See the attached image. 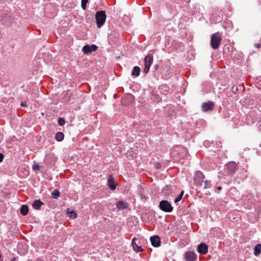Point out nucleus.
<instances>
[{"label": "nucleus", "mask_w": 261, "mask_h": 261, "mask_svg": "<svg viewBox=\"0 0 261 261\" xmlns=\"http://www.w3.org/2000/svg\"><path fill=\"white\" fill-rule=\"evenodd\" d=\"M95 19L97 27L100 28L105 23L106 19V14L104 11H97L95 14Z\"/></svg>", "instance_id": "nucleus-1"}, {"label": "nucleus", "mask_w": 261, "mask_h": 261, "mask_svg": "<svg viewBox=\"0 0 261 261\" xmlns=\"http://www.w3.org/2000/svg\"><path fill=\"white\" fill-rule=\"evenodd\" d=\"M60 195V193L57 189L55 190L51 193L52 197L54 199H58Z\"/></svg>", "instance_id": "nucleus-23"}, {"label": "nucleus", "mask_w": 261, "mask_h": 261, "mask_svg": "<svg viewBox=\"0 0 261 261\" xmlns=\"http://www.w3.org/2000/svg\"><path fill=\"white\" fill-rule=\"evenodd\" d=\"M254 254L255 255V256H257L260 253V251H261V244H257L254 248Z\"/></svg>", "instance_id": "nucleus-20"}, {"label": "nucleus", "mask_w": 261, "mask_h": 261, "mask_svg": "<svg viewBox=\"0 0 261 261\" xmlns=\"http://www.w3.org/2000/svg\"><path fill=\"white\" fill-rule=\"evenodd\" d=\"M204 177V175L201 171H197L195 173L194 180L195 182L200 184L202 182H203Z\"/></svg>", "instance_id": "nucleus-9"}, {"label": "nucleus", "mask_w": 261, "mask_h": 261, "mask_svg": "<svg viewBox=\"0 0 261 261\" xmlns=\"http://www.w3.org/2000/svg\"><path fill=\"white\" fill-rule=\"evenodd\" d=\"M140 68L138 66H135L132 70V74L134 76H138L140 75Z\"/></svg>", "instance_id": "nucleus-19"}, {"label": "nucleus", "mask_w": 261, "mask_h": 261, "mask_svg": "<svg viewBox=\"0 0 261 261\" xmlns=\"http://www.w3.org/2000/svg\"><path fill=\"white\" fill-rule=\"evenodd\" d=\"M214 106V103L211 101H208L207 102H203L201 106V109L202 111L206 112L212 111Z\"/></svg>", "instance_id": "nucleus-5"}, {"label": "nucleus", "mask_w": 261, "mask_h": 261, "mask_svg": "<svg viewBox=\"0 0 261 261\" xmlns=\"http://www.w3.org/2000/svg\"><path fill=\"white\" fill-rule=\"evenodd\" d=\"M151 244L153 246L157 247L161 245V240L159 236H154L151 237L150 238Z\"/></svg>", "instance_id": "nucleus-12"}, {"label": "nucleus", "mask_w": 261, "mask_h": 261, "mask_svg": "<svg viewBox=\"0 0 261 261\" xmlns=\"http://www.w3.org/2000/svg\"><path fill=\"white\" fill-rule=\"evenodd\" d=\"M97 46L96 45L92 44L91 45H86L83 47V51L84 54H87L96 50Z\"/></svg>", "instance_id": "nucleus-7"}, {"label": "nucleus", "mask_w": 261, "mask_h": 261, "mask_svg": "<svg viewBox=\"0 0 261 261\" xmlns=\"http://www.w3.org/2000/svg\"><path fill=\"white\" fill-rule=\"evenodd\" d=\"M211 187V182L209 180L204 181V189L210 188Z\"/></svg>", "instance_id": "nucleus-25"}, {"label": "nucleus", "mask_w": 261, "mask_h": 261, "mask_svg": "<svg viewBox=\"0 0 261 261\" xmlns=\"http://www.w3.org/2000/svg\"><path fill=\"white\" fill-rule=\"evenodd\" d=\"M254 46L256 48H259L260 47L261 44L259 43H256L254 44Z\"/></svg>", "instance_id": "nucleus-30"}, {"label": "nucleus", "mask_w": 261, "mask_h": 261, "mask_svg": "<svg viewBox=\"0 0 261 261\" xmlns=\"http://www.w3.org/2000/svg\"><path fill=\"white\" fill-rule=\"evenodd\" d=\"M197 251L200 254H206L208 252V246L204 243H200L197 246Z\"/></svg>", "instance_id": "nucleus-6"}, {"label": "nucleus", "mask_w": 261, "mask_h": 261, "mask_svg": "<svg viewBox=\"0 0 261 261\" xmlns=\"http://www.w3.org/2000/svg\"><path fill=\"white\" fill-rule=\"evenodd\" d=\"M58 123L60 126H63L65 123V120L62 118H60L58 119Z\"/></svg>", "instance_id": "nucleus-27"}, {"label": "nucleus", "mask_w": 261, "mask_h": 261, "mask_svg": "<svg viewBox=\"0 0 261 261\" xmlns=\"http://www.w3.org/2000/svg\"><path fill=\"white\" fill-rule=\"evenodd\" d=\"M153 62V56L152 55H149L146 56L144 58V71L145 73L148 72L150 66L152 64Z\"/></svg>", "instance_id": "nucleus-4"}, {"label": "nucleus", "mask_w": 261, "mask_h": 261, "mask_svg": "<svg viewBox=\"0 0 261 261\" xmlns=\"http://www.w3.org/2000/svg\"><path fill=\"white\" fill-rule=\"evenodd\" d=\"M221 41V37L219 33H216L212 35L211 44L212 47L216 49L219 48Z\"/></svg>", "instance_id": "nucleus-2"}, {"label": "nucleus", "mask_w": 261, "mask_h": 261, "mask_svg": "<svg viewBox=\"0 0 261 261\" xmlns=\"http://www.w3.org/2000/svg\"><path fill=\"white\" fill-rule=\"evenodd\" d=\"M185 258L186 261H194L197 256L194 252L188 251L185 254Z\"/></svg>", "instance_id": "nucleus-10"}, {"label": "nucleus", "mask_w": 261, "mask_h": 261, "mask_svg": "<svg viewBox=\"0 0 261 261\" xmlns=\"http://www.w3.org/2000/svg\"><path fill=\"white\" fill-rule=\"evenodd\" d=\"M33 169L34 171L39 170L40 169V166L39 165H35L33 166Z\"/></svg>", "instance_id": "nucleus-29"}, {"label": "nucleus", "mask_w": 261, "mask_h": 261, "mask_svg": "<svg viewBox=\"0 0 261 261\" xmlns=\"http://www.w3.org/2000/svg\"><path fill=\"white\" fill-rule=\"evenodd\" d=\"M136 241L137 239L134 238L132 241V245L134 250L137 252L142 251L143 249L142 248L141 246L138 245V244L136 243Z\"/></svg>", "instance_id": "nucleus-14"}, {"label": "nucleus", "mask_w": 261, "mask_h": 261, "mask_svg": "<svg viewBox=\"0 0 261 261\" xmlns=\"http://www.w3.org/2000/svg\"><path fill=\"white\" fill-rule=\"evenodd\" d=\"M160 208L163 212L170 213L173 211V206L167 200H162L159 204Z\"/></svg>", "instance_id": "nucleus-3"}, {"label": "nucleus", "mask_w": 261, "mask_h": 261, "mask_svg": "<svg viewBox=\"0 0 261 261\" xmlns=\"http://www.w3.org/2000/svg\"><path fill=\"white\" fill-rule=\"evenodd\" d=\"M221 189H222V188H221V187H218L217 188V189H218V190H221Z\"/></svg>", "instance_id": "nucleus-33"}, {"label": "nucleus", "mask_w": 261, "mask_h": 261, "mask_svg": "<svg viewBox=\"0 0 261 261\" xmlns=\"http://www.w3.org/2000/svg\"><path fill=\"white\" fill-rule=\"evenodd\" d=\"M29 212V207L26 205H23L21 206L20 208V213L21 214L25 216L28 214Z\"/></svg>", "instance_id": "nucleus-18"}, {"label": "nucleus", "mask_w": 261, "mask_h": 261, "mask_svg": "<svg viewBox=\"0 0 261 261\" xmlns=\"http://www.w3.org/2000/svg\"><path fill=\"white\" fill-rule=\"evenodd\" d=\"M43 204V203L40 200H36L33 202L32 206L35 209L39 210Z\"/></svg>", "instance_id": "nucleus-16"}, {"label": "nucleus", "mask_w": 261, "mask_h": 261, "mask_svg": "<svg viewBox=\"0 0 261 261\" xmlns=\"http://www.w3.org/2000/svg\"><path fill=\"white\" fill-rule=\"evenodd\" d=\"M116 205L118 211L124 210L128 207L127 203L121 200L117 202Z\"/></svg>", "instance_id": "nucleus-15"}, {"label": "nucleus", "mask_w": 261, "mask_h": 261, "mask_svg": "<svg viewBox=\"0 0 261 261\" xmlns=\"http://www.w3.org/2000/svg\"><path fill=\"white\" fill-rule=\"evenodd\" d=\"M184 193V191H182L181 192L180 194L177 196V197L175 199V200H174L175 203H177V202H179L182 199Z\"/></svg>", "instance_id": "nucleus-24"}, {"label": "nucleus", "mask_w": 261, "mask_h": 261, "mask_svg": "<svg viewBox=\"0 0 261 261\" xmlns=\"http://www.w3.org/2000/svg\"><path fill=\"white\" fill-rule=\"evenodd\" d=\"M64 135L63 133L59 132L56 133L55 139L57 141L59 142L62 141L64 139Z\"/></svg>", "instance_id": "nucleus-17"}, {"label": "nucleus", "mask_w": 261, "mask_h": 261, "mask_svg": "<svg viewBox=\"0 0 261 261\" xmlns=\"http://www.w3.org/2000/svg\"><path fill=\"white\" fill-rule=\"evenodd\" d=\"M88 3V2H86V1H82L81 2V6H82V8H83V10H86V8H87V3Z\"/></svg>", "instance_id": "nucleus-28"}, {"label": "nucleus", "mask_w": 261, "mask_h": 261, "mask_svg": "<svg viewBox=\"0 0 261 261\" xmlns=\"http://www.w3.org/2000/svg\"><path fill=\"white\" fill-rule=\"evenodd\" d=\"M68 213L69 214V217L71 218H76V214L74 213L73 211L68 212L67 211Z\"/></svg>", "instance_id": "nucleus-26"}, {"label": "nucleus", "mask_w": 261, "mask_h": 261, "mask_svg": "<svg viewBox=\"0 0 261 261\" xmlns=\"http://www.w3.org/2000/svg\"><path fill=\"white\" fill-rule=\"evenodd\" d=\"M168 89L169 88L166 85L161 86L160 87L161 93L164 95H166L168 93Z\"/></svg>", "instance_id": "nucleus-21"}, {"label": "nucleus", "mask_w": 261, "mask_h": 261, "mask_svg": "<svg viewBox=\"0 0 261 261\" xmlns=\"http://www.w3.org/2000/svg\"><path fill=\"white\" fill-rule=\"evenodd\" d=\"M36 261H44L40 259H37Z\"/></svg>", "instance_id": "nucleus-35"}, {"label": "nucleus", "mask_w": 261, "mask_h": 261, "mask_svg": "<svg viewBox=\"0 0 261 261\" xmlns=\"http://www.w3.org/2000/svg\"><path fill=\"white\" fill-rule=\"evenodd\" d=\"M4 159V155L2 153H0V162H2Z\"/></svg>", "instance_id": "nucleus-32"}, {"label": "nucleus", "mask_w": 261, "mask_h": 261, "mask_svg": "<svg viewBox=\"0 0 261 261\" xmlns=\"http://www.w3.org/2000/svg\"><path fill=\"white\" fill-rule=\"evenodd\" d=\"M237 164L234 162H229L226 165L227 170L230 173H234L237 170Z\"/></svg>", "instance_id": "nucleus-11"}, {"label": "nucleus", "mask_w": 261, "mask_h": 261, "mask_svg": "<svg viewBox=\"0 0 261 261\" xmlns=\"http://www.w3.org/2000/svg\"><path fill=\"white\" fill-rule=\"evenodd\" d=\"M20 105L22 107H27V103L25 102H22L21 103Z\"/></svg>", "instance_id": "nucleus-31"}, {"label": "nucleus", "mask_w": 261, "mask_h": 261, "mask_svg": "<svg viewBox=\"0 0 261 261\" xmlns=\"http://www.w3.org/2000/svg\"><path fill=\"white\" fill-rule=\"evenodd\" d=\"M133 101V96L132 95H127L124 96L121 100V103L123 106H128Z\"/></svg>", "instance_id": "nucleus-8"}, {"label": "nucleus", "mask_w": 261, "mask_h": 261, "mask_svg": "<svg viewBox=\"0 0 261 261\" xmlns=\"http://www.w3.org/2000/svg\"><path fill=\"white\" fill-rule=\"evenodd\" d=\"M108 185L111 190L114 191L116 189V183L113 177H109L108 180Z\"/></svg>", "instance_id": "nucleus-13"}, {"label": "nucleus", "mask_w": 261, "mask_h": 261, "mask_svg": "<svg viewBox=\"0 0 261 261\" xmlns=\"http://www.w3.org/2000/svg\"><path fill=\"white\" fill-rule=\"evenodd\" d=\"M151 99L155 102H159L161 99L159 95L156 94H152Z\"/></svg>", "instance_id": "nucleus-22"}, {"label": "nucleus", "mask_w": 261, "mask_h": 261, "mask_svg": "<svg viewBox=\"0 0 261 261\" xmlns=\"http://www.w3.org/2000/svg\"><path fill=\"white\" fill-rule=\"evenodd\" d=\"M259 129L261 131V123H260V124L259 125Z\"/></svg>", "instance_id": "nucleus-34"}]
</instances>
